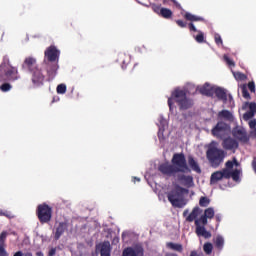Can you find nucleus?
Masks as SVG:
<instances>
[{"label": "nucleus", "mask_w": 256, "mask_h": 256, "mask_svg": "<svg viewBox=\"0 0 256 256\" xmlns=\"http://www.w3.org/2000/svg\"><path fill=\"white\" fill-rule=\"evenodd\" d=\"M171 163L165 162L158 166V171L165 177H176L179 183L185 187H193V176L185 175L191 173V168L187 165V158L183 153H175L171 159Z\"/></svg>", "instance_id": "obj_1"}, {"label": "nucleus", "mask_w": 256, "mask_h": 256, "mask_svg": "<svg viewBox=\"0 0 256 256\" xmlns=\"http://www.w3.org/2000/svg\"><path fill=\"white\" fill-rule=\"evenodd\" d=\"M218 146L219 143L216 141L210 142L207 146L206 159L208 160V163H210V167H213V169L220 167L223 161H225V157H227V152L220 149Z\"/></svg>", "instance_id": "obj_2"}, {"label": "nucleus", "mask_w": 256, "mask_h": 256, "mask_svg": "<svg viewBox=\"0 0 256 256\" xmlns=\"http://www.w3.org/2000/svg\"><path fill=\"white\" fill-rule=\"evenodd\" d=\"M19 79H21L19 70L17 67L11 65L9 56H4L2 63L0 64V83L19 81Z\"/></svg>", "instance_id": "obj_3"}, {"label": "nucleus", "mask_w": 256, "mask_h": 256, "mask_svg": "<svg viewBox=\"0 0 256 256\" xmlns=\"http://www.w3.org/2000/svg\"><path fill=\"white\" fill-rule=\"evenodd\" d=\"M173 100H175L178 107L183 111L193 107V99L187 98V91L185 90L178 88L172 92V97L168 99V106L170 109L173 106Z\"/></svg>", "instance_id": "obj_4"}, {"label": "nucleus", "mask_w": 256, "mask_h": 256, "mask_svg": "<svg viewBox=\"0 0 256 256\" xmlns=\"http://www.w3.org/2000/svg\"><path fill=\"white\" fill-rule=\"evenodd\" d=\"M185 193H187V189L179 185H176L174 189L167 193V199L169 203H171L172 207H175L177 209H183V207L187 205V202L183 197Z\"/></svg>", "instance_id": "obj_5"}, {"label": "nucleus", "mask_w": 256, "mask_h": 256, "mask_svg": "<svg viewBox=\"0 0 256 256\" xmlns=\"http://www.w3.org/2000/svg\"><path fill=\"white\" fill-rule=\"evenodd\" d=\"M36 215L41 225L50 223L51 219H53V208L46 203L40 204L37 206Z\"/></svg>", "instance_id": "obj_6"}, {"label": "nucleus", "mask_w": 256, "mask_h": 256, "mask_svg": "<svg viewBox=\"0 0 256 256\" xmlns=\"http://www.w3.org/2000/svg\"><path fill=\"white\" fill-rule=\"evenodd\" d=\"M229 131H231L229 124L223 121H218L217 124L212 128L211 135L216 137V139H223Z\"/></svg>", "instance_id": "obj_7"}, {"label": "nucleus", "mask_w": 256, "mask_h": 256, "mask_svg": "<svg viewBox=\"0 0 256 256\" xmlns=\"http://www.w3.org/2000/svg\"><path fill=\"white\" fill-rule=\"evenodd\" d=\"M59 55H61V52L57 49L56 46H49L46 48L44 52V63H55V61H59Z\"/></svg>", "instance_id": "obj_8"}, {"label": "nucleus", "mask_w": 256, "mask_h": 256, "mask_svg": "<svg viewBox=\"0 0 256 256\" xmlns=\"http://www.w3.org/2000/svg\"><path fill=\"white\" fill-rule=\"evenodd\" d=\"M30 73L33 87L39 88L45 85V74H43V69L38 68Z\"/></svg>", "instance_id": "obj_9"}, {"label": "nucleus", "mask_w": 256, "mask_h": 256, "mask_svg": "<svg viewBox=\"0 0 256 256\" xmlns=\"http://www.w3.org/2000/svg\"><path fill=\"white\" fill-rule=\"evenodd\" d=\"M150 7L156 15L163 17V19H171L173 17V11L169 8H163L160 4L150 3Z\"/></svg>", "instance_id": "obj_10"}, {"label": "nucleus", "mask_w": 256, "mask_h": 256, "mask_svg": "<svg viewBox=\"0 0 256 256\" xmlns=\"http://www.w3.org/2000/svg\"><path fill=\"white\" fill-rule=\"evenodd\" d=\"M184 19L186 21H190V23L188 24V29H189V31H193L194 33H198L199 30H197V27H195V24H193V23L198 22V21H205V19H203V17L191 14L189 12H186L184 14Z\"/></svg>", "instance_id": "obj_11"}, {"label": "nucleus", "mask_w": 256, "mask_h": 256, "mask_svg": "<svg viewBox=\"0 0 256 256\" xmlns=\"http://www.w3.org/2000/svg\"><path fill=\"white\" fill-rule=\"evenodd\" d=\"M22 69H24V71H29V73L39 69V66L37 65V58L33 56L26 57L22 63Z\"/></svg>", "instance_id": "obj_12"}, {"label": "nucleus", "mask_w": 256, "mask_h": 256, "mask_svg": "<svg viewBox=\"0 0 256 256\" xmlns=\"http://www.w3.org/2000/svg\"><path fill=\"white\" fill-rule=\"evenodd\" d=\"M145 255V250L141 246L137 247H127L123 250L122 256H143Z\"/></svg>", "instance_id": "obj_13"}, {"label": "nucleus", "mask_w": 256, "mask_h": 256, "mask_svg": "<svg viewBox=\"0 0 256 256\" xmlns=\"http://www.w3.org/2000/svg\"><path fill=\"white\" fill-rule=\"evenodd\" d=\"M222 147L226 151H234L235 149H239V142L231 137H228L223 140Z\"/></svg>", "instance_id": "obj_14"}, {"label": "nucleus", "mask_w": 256, "mask_h": 256, "mask_svg": "<svg viewBox=\"0 0 256 256\" xmlns=\"http://www.w3.org/2000/svg\"><path fill=\"white\" fill-rule=\"evenodd\" d=\"M232 135L237 141H240L241 143H248L249 142V136H247V132L244 129H234L232 131Z\"/></svg>", "instance_id": "obj_15"}, {"label": "nucleus", "mask_w": 256, "mask_h": 256, "mask_svg": "<svg viewBox=\"0 0 256 256\" xmlns=\"http://www.w3.org/2000/svg\"><path fill=\"white\" fill-rule=\"evenodd\" d=\"M46 65L48 79H55V76L57 75V69H59V65L56 62H46Z\"/></svg>", "instance_id": "obj_16"}, {"label": "nucleus", "mask_w": 256, "mask_h": 256, "mask_svg": "<svg viewBox=\"0 0 256 256\" xmlns=\"http://www.w3.org/2000/svg\"><path fill=\"white\" fill-rule=\"evenodd\" d=\"M213 90L214 88L207 82L196 88V91H199L200 95H205L206 97H213Z\"/></svg>", "instance_id": "obj_17"}, {"label": "nucleus", "mask_w": 256, "mask_h": 256, "mask_svg": "<svg viewBox=\"0 0 256 256\" xmlns=\"http://www.w3.org/2000/svg\"><path fill=\"white\" fill-rule=\"evenodd\" d=\"M67 228V222H59L54 233L55 241H59L61 239V236L65 233V231H67Z\"/></svg>", "instance_id": "obj_18"}, {"label": "nucleus", "mask_w": 256, "mask_h": 256, "mask_svg": "<svg viewBox=\"0 0 256 256\" xmlns=\"http://www.w3.org/2000/svg\"><path fill=\"white\" fill-rule=\"evenodd\" d=\"M6 241H7V231H3L0 234V256H9V253L5 249V247H7V245L5 244Z\"/></svg>", "instance_id": "obj_19"}, {"label": "nucleus", "mask_w": 256, "mask_h": 256, "mask_svg": "<svg viewBox=\"0 0 256 256\" xmlns=\"http://www.w3.org/2000/svg\"><path fill=\"white\" fill-rule=\"evenodd\" d=\"M214 94L217 97V99H219V101H223V103H227V92L225 91V89L220 87L215 88L213 90V95Z\"/></svg>", "instance_id": "obj_20"}, {"label": "nucleus", "mask_w": 256, "mask_h": 256, "mask_svg": "<svg viewBox=\"0 0 256 256\" xmlns=\"http://www.w3.org/2000/svg\"><path fill=\"white\" fill-rule=\"evenodd\" d=\"M118 63H121L122 69H127V66L131 63V57L125 53H120L118 55Z\"/></svg>", "instance_id": "obj_21"}, {"label": "nucleus", "mask_w": 256, "mask_h": 256, "mask_svg": "<svg viewBox=\"0 0 256 256\" xmlns=\"http://www.w3.org/2000/svg\"><path fill=\"white\" fill-rule=\"evenodd\" d=\"M100 256H111V244L109 242L100 245Z\"/></svg>", "instance_id": "obj_22"}, {"label": "nucleus", "mask_w": 256, "mask_h": 256, "mask_svg": "<svg viewBox=\"0 0 256 256\" xmlns=\"http://www.w3.org/2000/svg\"><path fill=\"white\" fill-rule=\"evenodd\" d=\"M188 164L189 167L192 169V171H195L196 173H201V167H199V163L196 162L195 158L193 156L188 157Z\"/></svg>", "instance_id": "obj_23"}, {"label": "nucleus", "mask_w": 256, "mask_h": 256, "mask_svg": "<svg viewBox=\"0 0 256 256\" xmlns=\"http://www.w3.org/2000/svg\"><path fill=\"white\" fill-rule=\"evenodd\" d=\"M199 211L201 209L199 207H194L192 212L186 217V221L188 223H193V221H197V217H199Z\"/></svg>", "instance_id": "obj_24"}, {"label": "nucleus", "mask_w": 256, "mask_h": 256, "mask_svg": "<svg viewBox=\"0 0 256 256\" xmlns=\"http://www.w3.org/2000/svg\"><path fill=\"white\" fill-rule=\"evenodd\" d=\"M223 174L221 171H216L211 174L210 177V185H215L216 183H219V181H222Z\"/></svg>", "instance_id": "obj_25"}, {"label": "nucleus", "mask_w": 256, "mask_h": 256, "mask_svg": "<svg viewBox=\"0 0 256 256\" xmlns=\"http://www.w3.org/2000/svg\"><path fill=\"white\" fill-rule=\"evenodd\" d=\"M219 119H225V121H233V113L229 110H222L218 113Z\"/></svg>", "instance_id": "obj_26"}, {"label": "nucleus", "mask_w": 256, "mask_h": 256, "mask_svg": "<svg viewBox=\"0 0 256 256\" xmlns=\"http://www.w3.org/2000/svg\"><path fill=\"white\" fill-rule=\"evenodd\" d=\"M166 247L168 249H171V251H177V253H183V245L173 242H168L166 244Z\"/></svg>", "instance_id": "obj_27"}, {"label": "nucleus", "mask_w": 256, "mask_h": 256, "mask_svg": "<svg viewBox=\"0 0 256 256\" xmlns=\"http://www.w3.org/2000/svg\"><path fill=\"white\" fill-rule=\"evenodd\" d=\"M225 167H226V169L231 171V169H233V167H239V161H237V158L234 157L233 160H228L225 163Z\"/></svg>", "instance_id": "obj_28"}, {"label": "nucleus", "mask_w": 256, "mask_h": 256, "mask_svg": "<svg viewBox=\"0 0 256 256\" xmlns=\"http://www.w3.org/2000/svg\"><path fill=\"white\" fill-rule=\"evenodd\" d=\"M224 245H225V239L223 238V236H217L215 240V247H217L219 251H221Z\"/></svg>", "instance_id": "obj_29"}, {"label": "nucleus", "mask_w": 256, "mask_h": 256, "mask_svg": "<svg viewBox=\"0 0 256 256\" xmlns=\"http://www.w3.org/2000/svg\"><path fill=\"white\" fill-rule=\"evenodd\" d=\"M207 219L205 215H202L199 219L195 220V226L201 227V225H203V227H205V225H207Z\"/></svg>", "instance_id": "obj_30"}, {"label": "nucleus", "mask_w": 256, "mask_h": 256, "mask_svg": "<svg viewBox=\"0 0 256 256\" xmlns=\"http://www.w3.org/2000/svg\"><path fill=\"white\" fill-rule=\"evenodd\" d=\"M211 203V199H209L207 196L200 197L199 205L200 207H209Z\"/></svg>", "instance_id": "obj_31"}, {"label": "nucleus", "mask_w": 256, "mask_h": 256, "mask_svg": "<svg viewBox=\"0 0 256 256\" xmlns=\"http://www.w3.org/2000/svg\"><path fill=\"white\" fill-rule=\"evenodd\" d=\"M203 251L206 253V255H211V253H213V244L206 242L203 246Z\"/></svg>", "instance_id": "obj_32"}, {"label": "nucleus", "mask_w": 256, "mask_h": 256, "mask_svg": "<svg viewBox=\"0 0 256 256\" xmlns=\"http://www.w3.org/2000/svg\"><path fill=\"white\" fill-rule=\"evenodd\" d=\"M56 91L59 95H65V93H67V85L59 84L56 88Z\"/></svg>", "instance_id": "obj_33"}, {"label": "nucleus", "mask_w": 256, "mask_h": 256, "mask_svg": "<svg viewBox=\"0 0 256 256\" xmlns=\"http://www.w3.org/2000/svg\"><path fill=\"white\" fill-rule=\"evenodd\" d=\"M194 39L197 43H203L205 41V34L199 30L198 35L194 36Z\"/></svg>", "instance_id": "obj_34"}, {"label": "nucleus", "mask_w": 256, "mask_h": 256, "mask_svg": "<svg viewBox=\"0 0 256 256\" xmlns=\"http://www.w3.org/2000/svg\"><path fill=\"white\" fill-rule=\"evenodd\" d=\"M12 88H13V86H11V84H9L7 82L0 85V91H2V93H7V92L11 91Z\"/></svg>", "instance_id": "obj_35"}, {"label": "nucleus", "mask_w": 256, "mask_h": 256, "mask_svg": "<svg viewBox=\"0 0 256 256\" xmlns=\"http://www.w3.org/2000/svg\"><path fill=\"white\" fill-rule=\"evenodd\" d=\"M241 175V170L240 169H235L231 172V178L233 179V181H239V177Z\"/></svg>", "instance_id": "obj_36"}, {"label": "nucleus", "mask_w": 256, "mask_h": 256, "mask_svg": "<svg viewBox=\"0 0 256 256\" xmlns=\"http://www.w3.org/2000/svg\"><path fill=\"white\" fill-rule=\"evenodd\" d=\"M204 215L208 218V219H213V217H215V210L213 208H207L204 211Z\"/></svg>", "instance_id": "obj_37"}, {"label": "nucleus", "mask_w": 256, "mask_h": 256, "mask_svg": "<svg viewBox=\"0 0 256 256\" xmlns=\"http://www.w3.org/2000/svg\"><path fill=\"white\" fill-rule=\"evenodd\" d=\"M222 173V178L223 179H231V173L232 171L227 169V168H224L222 169V171H220Z\"/></svg>", "instance_id": "obj_38"}, {"label": "nucleus", "mask_w": 256, "mask_h": 256, "mask_svg": "<svg viewBox=\"0 0 256 256\" xmlns=\"http://www.w3.org/2000/svg\"><path fill=\"white\" fill-rule=\"evenodd\" d=\"M234 77H235L236 81H245V79H247V75H245L244 73H241V72L234 73Z\"/></svg>", "instance_id": "obj_39"}, {"label": "nucleus", "mask_w": 256, "mask_h": 256, "mask_svg": "<svg viewBox=\"0 0 256 256\" xmlns=\"http://www.w3.org/2000/svg\"><path fill=\"white\" fill-rule=\"evenodd\" d=\"M242 97H244V99H251V94H249L246 85L242 86Z\"/></svg>", "instance_id": "obj_40"}, {"label": "nucleus", "mask_w": 256, "mask_h": 256, "mask_svg": "<svg viewBox=\"0 0 256 256\" xmlns=\"http://www.w3.org/2000/svg\"><path fill=\"white\" fill-rule=\"evenodd\" d=\"M206 231L207 229H205V226H196V235L198 237H201Z\"/></svg>", "instance_id": "obj_41"}, {"label": "nucleus", "mask_w": 256, "mask_h": 256, "mask_svg": "<svg viewBox=\"0 0 256 256\" xmlns=\"http://www.w3.org/2000/svg\"><path fill=\"white\" fill-rule=\"evenodd\" d=\"M253 117H255V114L250 111L244 113L243 115V119H245V121H249V119H253Z\"/></svg>", "instance_id": "obj_42"}, {"label": "nucleus", "mask_w": 256, "mask_h": 256, "mask_svg": "<svg viewBox=\"0 0 256 256\" xmlns=\"http://www.w3.org/2000/svg\"><path fill=\"white\" fill-rule=\"evenodd\" d=\"M214 40H215L216 45H223V39L221 38V35L215 34Z\"/></svg>", "instance_id": "obj_43"}, {"label": "nucleus", "mask_w": 256, "mask_h": 256, "mask_svg": "<svg viewBox=\"0 0 256 256\" xmlns=\"http://www.w3.org/2000/svg\"><path fill=\"white\" fill-rule=\"evenodd\" d=\"M224 61L229 65V67H235V62L231 60L227 55H224Z\"/></svg>", "instance_id": "obj_44"}, {"label": "nucleus", "mask_w": 256, "mask_h": 256, "mask_svg": "<svg viewBox=\"0 0 256 256\" xmlns=\"http://www.w3.org/2000/svg\"><path fill=\"white\" fill-rule=\"evenodd\" d=\"M175 23L178 25V27H181L182 29H185V27H187V22L183 20H176Z\"/></svg>", "instance_id": "obj_45"}, {"label": "nucleus", "mask_w": 256, "mask_h": 256, "mask_svg": "<svg viewBox=\"0 0 256 256\" xmlns=\"http://www.w3.org/2000/svg\"><path fill=\"white\" fill-rule=\"evenodd\" d=\"M249 111H250V113H253L254 115L256 114V103L255 102H251L249 104Z\"/></svg>", "instance_id": "obj_46"}, {"label": "nucleus", "mask_w": 256, "mask_h": 256, "mask_svg": "<svg viewBox=\"0 0 256 256\" xmlns=\"http://www.w3.org/2000/svg\"><path fill=\"white\" fill-rule=\"evenodd\" d=\"M248 89L251 93H255V82H249L248 83Z\"/></svg>", "instance_id": "obj_47"}, {"label": "nucleus", "mask_w": 256, "mask_h": 256, "mask_svg": "<svg viewBox=\"0 0 256 256\" xmlns=\"http://www.w3.org/2000/svg\"><path fill=\"white\" fill-rule=\"evenodd\" d=\"M0 216L7 217L8 219H11V214L8 211L0 210Z\"/></svg>", "instance_id": "obj_48"}, {"label": "nucleus", "mask_w": 256, "mask_h": 256, "mask_svg": "<svg viewBox=\"0 0 256 256\" xmlns=\"http://www.w3.org/2000/svg\"><path fill=\"white\" fill-rule=\"evenodd\" d=\"M249 127H250V129L256 131V120H251L249 122Z\"/></svg>", "instance_id": "obj_49"}, {"label": "nucleus", "mask_w": 256, "mask_h": 256, "mask_svg": "<svg viewBox=\"0 0 256 256\" xmlns=\"http://www.w3.org/2000/svg\"><path fill=\"white\" fill-rule=\"evenodd\" d=\"M201 237H204V239H211V232L206 230Z\"/></svg>", "instance_id": "obj_50"}, {"label": "nucleus", "mask_w": 256, "mask_h": 256, "mask_svg": "<svg viewBox=\"0 0 256 256\" xmlns=\"http://www.w3.org/2000/svg\"><path fill=\"white\" fill-rule=\"evenodd\" d=\"M201 237H204V239H211V232L206 230Z\"/></svg>", "instance_id": "obj_51"}, {"label": "nucleus", "mask_w": 256, "mask_h": 256, "mask_svg": "<svg viewBox=\"0 0 256 256\" xmlns=\"http://www.w3.org/2000/svg\"><path fill=\"white\" fill-rule=\"evenodd\" d=\"M55 253H57V248H52L48 252V256H55Z\"/></svg>", "instance_id": "obj_52"}, {"label": "nucleus", "mask_w": 256, "mask_h": 256, "mask_svg": "<svg viewBox=\"0 0 256 256\" xmlns=\"http://www.w3.org/2000/svg\"><path fill=\"white\" fill-rule=\"evenodd\" d=\"M252 169L256 173V157L252 161Z\"/></svg>", "instance_id": "obj_53"}, {"label": "nucleus", "mask_w": 256, "mask_h": 256, "mask_svg": "<svg viewBox=\"0 0 256 256\" xmlns=\"http://www.w3.org/2000/svg\"><path fill=\"white\" fill-rule=\"evenodd\" d=\"M132 181L133 183H137V182L139 183V181H141V178L133 177Z\"/></svg>", "instance_id": "obj_54"}, {"label": "nucleus", "mask_w": 256, "mask_h": 256, "mask_svg": "<svg viewBox=\"0 0 256 256\" xmlns=\"http://www.w3.org/2000/svg\"><path fill=\"white\" fill-rule=\"evenodd\" d=\"M13 256H23V252L22 251H17L14 253Z\"/></svg>", "instance_id": "obj_55"}, {"label": "nucleus", "mask_w": 256, "mask_h": 256, "mask_svg": "<svg viewBox=\"0 0 256 256\" xmlns=\"http://www.w3.org/2000/svg\"><path fill=\"white\" fill-rule=\"evenodd\" d=\"M22 256H33L31 252L22 253Z\"/></svg>", "instance_id": "obj_56"}, {"label": "nucleus", "mask_w": 256, "mask_h": 256, "mask_svg": "<svg viewBox=\"0 0 256 256\" xmlns=\"http://www.w3.org/2000/svg\"><path fill=\"white\" fill-rule=\"evenodd\" d=\"M187 215H189V210H184L183 217H187Z\"/></svg>", "instance_id": "obj_57"}, {"label": "nucleus", "mask_w": 256, "mask_h": 256, "mask_svg": "<svg viewBox=\"0 0 256 256\" xmlns=\"http://www.w3.org/2000/svg\"><path fill=\"white\" fill-rule=\"evenodd\" d=\"M216 221H217L218 223H221V216L217 215V216H216Z\"/></svg>", "instance_id": "obj_58"}, {"label": "nucleus", "mask_w": 256, "mask_h": 256, "mask_svg": "<svg viewBox=\"0 0 256 256\" xmlns=\"http://www.w3.org/2000/svg\"><path fill=\"white\" fill-rule=\"evenodd\" d=\"M190 256H197V251H191Z\"/></svg>", "instance_id": "obj_59"}, {"label": "nucleus", "mask_w": 256, "mask_h": 256, "mask_svg": "<svg viewBox=\"0 0 256 256\" xmlns=\"http://www.w3.org/2000/svg\"><path fill=\"white\" fill-rule=\"evenodd\" d=\"M36 255L37 256H44L43 252H37Z\"/></svg>", "instance_id": "obj_60"}, {"label": "nucleus", "mask_w": 256, "mask_h": 256, "mask_svg": "<svg viewBox=\"0 0 256 256\" xmlns=\"http://www.w3.org/2000/svg\"><path fill=\"white\" fill-rule=\"evenodd\" d=\"M0 35H3V32L0 30Z\"/></svg>", "instance_id": "obj_61"}]
</instances>
